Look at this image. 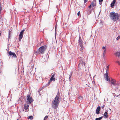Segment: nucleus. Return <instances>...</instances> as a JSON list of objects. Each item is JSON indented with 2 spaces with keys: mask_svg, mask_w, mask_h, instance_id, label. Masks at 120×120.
<instances>
[{
  "mask_svg": "<svg viewBox=\"0 0 120 120\" xmlns=\"http://www.w3.org/2000/svg\"><path fill=\"white\" fill-rule=\"evenodd\" d=\"M101 107V108H102V109H103V108H104V106H102V107Z\"/></svg>",
  "mask_w": 120,
  "mask_h": 120,
  "instance_id": "nucleus-37",
  "label": "nucleus"
},
{
  "mask_svg": "<svg viewBox=\"0 0 120 120\" xmlns=\"http://www.w3.org/2000/svg\"><path fill=\"white\" fill-rule=\"evenodd\" d=\"M109 66H108L107 68V69H106V71H108V70L109 69Z\"/></svg>",
  "mask_w": 120,
  "mask_h": 120,
  "instance_id": "nucleus-32",
  "label": "nucleus"
},
{
  "mask_svg": "<svg viewBox=\"0 0 120 120\" xmlns=\"http://www.w3.org/2000/svg\"><path fill=\"white\" fill-rule=\"evenodd\" d=\"M116 2V0H113L111 4V6L112 8H113L114 6V4Z\"/></svg>",
  "mask_w": 120,
  "mask_h": 120,
  "instance_id": "nucleus-12",
  "label": "nucleus"
},
{
  "mask_svg": "<svg viewBox=\"0 0 120 120\" xmlns=\"http://www.w3.org/2000/svg\"><path fill=\"white\" fill-rule=\"evenodd\" d=\"M115 54L116 56L118 57L120 56V52H116L115 53Z\"/></svg>",
  "mask_w": 120,
  "mask_h": 120,
  "instance_id": "nucleus-16",
  "label": "nucleus"
},
{
  "mask_svg": "<svg viewBox=\"0 0 120 120\" xmlns=\"http://www.w3.org/2000/svg\"><path fill=\"white\" fill-rule=\"evenodd\" d=\"M51 81H50V80H49V82H48V85H49L50 83H51Z\"/></svg>",
  "mask_w": 120,
  "mask_h": 120,
  "instance_id": "nucleus-31",
  "label": "nucleus"
},
{
  "mask_svg": "<svg viewBox=\"0 0 120 120\" xmlns=\"http://www.w3.org/2000/svg\"><path fill=\"white\" fill-rule=\"evenodd\" d=\"M109 17L114 22H115L119 20L120 15L117 13L112 12L110 13Z\"/></svg>",
  "mask_w": 120,
  "mask_h": 120,
  "instance_id": "nucleus-2",
  "label": "nucleus"
},
{
  "mask_svg": "<svg viewBox=\"0 0 120 120\" xmlns=\"http://www.w3.org/2000/svg\"><path fill=\"white\" fill-rule=\"evenodd\" d=\"M55 29H56V26H55Z\"/></svg>",
  "mask_w": 120,
  "mask_h": 120,
  "instance_id": "nucleus-38",
  "label": "nucleus"
},
{
  "mask_svg": "<svg viewBox=\"0 0 120 120\" xmlns=\"http://www.w3.org/2000/svg\"><path fill=\"white\" fill-rule=\"evenodd\" d=\"M28 118L30 119L31 120L33 119V117L32 116H30L28 117Z\"/></svg>",
  "mask_w": 120,
  "mask_h": 120,
  "instance_id": "nucleus-19",
  "label": "nucleus"
},
{
  "mask_svg": "<svg viewBox=\"0 0 120 120\" xmlns=\"http://www.w3.org/2000/svg\"><path fill=\"white\" fill-rule=\"evenodd\" d=\"M120 38V36H118V37L116 38V39L117 40H118Z\"/></svg>",
  "mask_w": 120,
  "mask_h": 120,
  "instance_id": "nucleus-27",
  "label": "nucleus"
},
{
  "mask_svg": "<svg viewBox=\"0 0 120 120\" xmlns=\"http://www.w3.org/2000/svg\"><path fill=\"white\" fill-rule=\"evenodd\" d=\"M29 106L28 105H24V108L25 110H27L28 109V107Z\"/></svg>",
  "mask_w": 120,
  "mask_h": 120,
  "instance_id": "nucleus-14",
  "label": "nucleus"
},
{
  "mask_svg": "<svg viewBox=\"0 0 120 120\" xmlns=\"http://www.w3.org/2000/svg\"><path fill=\"white\" fill-rule=\"evenodd\" d=\"M8 53L9 55L10 56H11L12 57H17L16 55L14 52H12L11 51H10Z\"/></svg>",
  "mask_w": 120,
  "mask_h": 120,
  "instance_id": "nucleus-7",
  "label": "nucleus"
},
{
  "mask_svg": "<svg viewBox=\"0 0 120 120\" xmlns=\"http://www.w3.org/2000/svg\"><path fill=\"white\" fill-rule=\"evenodd\" d=\"M116 63H117L119 65H120V63L119 61H116Z\"/></svg>",
  "mask_w": 120,
  "mask_h": 120,
  "instance_id": "nucleus-26",
  "label": "nucleus"
},
{
  "mask_svg": "<svg viewBox=\"0 0 120 120\" xmlns=\"http://www.w3.org/2000/svg\"><path fill=\"white\" fill-rule=\"evenodd\" d=\"M48 118V116H46L45 117H44V120H46Z\"/></svg>",
  "mask_w": 120,
  "mask_h": 120,
  "instance_id": "nucleus-23",
  "label": "nucleus"
},
{
  "mask_svg": "<svg viewBox=\"0 0 120 120\" xmlns=\"http://www.w3.org/2000/svg\"><path fill=\"white\" fill-rule=\"evenodd\" d=\"M88 15H89L91 13V11L90 10H88Z\"/></svg>",
  "mask_w": 120,
  "mask_h": 120,
  "instance_id": "nucleus-24",
  "label": "nucleus"
},
{
  "mask_svg": "<svg viewBox=\"0 0 120 120\" xmlns=\"http://www.w3.org/2000/svg\"><path fill=\"white\" fill-rule=\"evenodd\" d=\"M72 75L71 74H70L69 75V76H70V77L69 78V79H70V78L71 77V76H72Z\"/></svg>",
  "mask_w": 120,
  "mask_h": 120,
  "instance_id": "nucleus-34",
  "label": "nucleus"
},
{
  "mask_svg": "<svg viewBox=\"0 0 120 120\" xmlns=\"http://www.w3.org/2000/svg\"><path fill=\"white\" fill-rule=\"evenodd\" d=\"M78 98L79 100H82L83 99V97L82 96H80Z\"/></svg>",
  "mask_w": 120,
  "mask_h": 120,
  "instance_id": "nucleus-22",
  "label": "nucleus"
},
{
  "mask_svg": "<svg viewBox=\"0 0 120 120\" xmlns=\"http://www.w3.org/2000/svg\"><path fill=\"white\" fill-rule=\"evenodd\" d=\"M86 60H87V59L88 58H87V57H86Z\"/></svg>",
  "mask_w": 120,
  "mask_h": 120,
  "instance_id": "nucleus-36",
  "label": "nucleus"
},
{
  "mask_svg": "<svg viewBox=\"0 0 120 120\" xmlns=\"http://www.w3.org/2000/svg\"><path fill=\"white\" fill-rule=\"evenodd\" d=\"M60 96V93H57L55 98L52 102V107L54 109H55L57 108L58 105L59 103Z\"/></svg>",
  "mask_w": 120,
  "mask_h": 120,
  "instance_id": "nucleus-1",
  "label": "nucleus"
},
{
  "mask_svg": "<svg viewBox=\"0 0 120 120\" xmlns=\"http://www.w3.org/2000/svg\"><path fill=\"white\" fill-rule=\"evenodd\" d=\"M100 108V106H98L97 107L96 111V113L97 114H99Z\"/></svg>",
  "mask_w": 120,
  "mask_h": 120,
  "instance_id": "nucleus-10",
  "label": "nucleus"
},
{
  "mask_svg": "<svg viewBox=\"0 0 120 120\" xmlns=\"http://www.w3.org/2000/svg\"><path fill=\"white\" fill-rule=\"evenodd\" d=\"M46 49L47 46L46 45H44L42 46L39 48L38 50V51L41 54H43Z\"/></svg>",
  "mask_w": 120,
  "mask_h": 120,
  "instance_id": "nucleus-3",
  "label": "nucleus"
},
{
  "mask_svg": "<svg viewBox=\"0 0 120 120\" xmlns=\"http://www.w3.org/2000/svg\"><path fill=\"white\" fill-rule=\"evenodd\" d=\"M102 118V117H101L99 118H96L95 120H101Z\"/></svg>",
  "mask_w": 120,
  "mask_h": 120,
  "instance_id": "nucleus-20",
  "label": "nucleus"
},
{
  "mask_svg": "<svg viewBox=\"0 0 120 120\" xmlns=\"http://www.w3.org/2000/svg\"><path fill=\"white\" fill-rule=\"evenodd\" d=\"M78 43L80 47L81 48L80 49V51L82 52L83 50L82 48L83 47L82 41L80 37H79V38Z\"/></svg>",
  "mask_w": 120,
  "mask_h": 120,
  "instance_id": "nucleus-5",
  "label": "nucleus"
},
{
  "mask_svg": "<svg viewBox=\"0 0 120 120\" xmlns=\"http://www.w3.org/2000/svg\"><path fill=\"white\" fill-rule=\"evenodd\" d=\"M11 31L10 30H9V37L10 36L11 34Z\"/></svg>",
  "mask_w": 120,
  "mask_h": 120,
  "instance_id": "nucleus-21",
  "label": "nucleus"
},
{
  "mask_svg": "<svg viewBox=\"0 0 120 120\" xmlns=\"http://www.w3.org/2000/svg\"><path fill=\"white\" fill-rule=\"evenodd\" d=\"M102 49H103L104 50L105 49H106V48L104 46H103L102 47Z\"/></svg>",
  "mask_w": 120,
  "mask_h": 120,
  "instance_id": "nucleus-29",
  "label": "nucleus"
},
{
  "mask_svg": "<svg viewBox=\"0 0 120 120\" xmlns=\"http://www.w3.org/2000/svg\"><path fill=\"white\" fill-rule=\"evenodd\" d=\"M104 116L106 118L108 117V113L107 112H105L104 114Z\"/></svg>",
  "mask_w": 120,
  "mask_h": 120,
  "instance_id": "nucleus-15",
  "label": "nucleus"
},
{
  "mask_svg": "<svg viewBox=\"0 0 120 120\" xmlns=\"http://www.w3.org/2000/svg\"><path fill=\"white\" fill-rule=\"evenodd\" d=\"M91 6V5L90 4V5L89 6V8L90 9L92 7Z\"/></svg>",
  "mask_w": 120,
  "mask_h": 120,
  "instance_id": "nucleus-30",
  "label": "nucleus"
},
{
  "mask_svg": "<svg viewBox=\"0 0 120 120\" xmlns=\"http://www.w3.org/2000/svg\"><path fill=\"white\" fill-rule=\"evenodd\" d=\"M83 64L84 66H85V63L82 60L80 61V63L79 64V67H81L83 66Z\"/></svg>",
  "mask_w": 120,
  "mask_h": 120,
  "instance_id": "nucleus-9",
  "label": "nucleus"
},
{
  "mask_svg": "<svg viewBox=\"0 0 120 120\" xmlns=\"http://www.w3.org/2000/svg\"><path fill=\"white\" fill-rule=\"evenodd\" d=\"M26 103L27 104H30L33 102L32 98L29 95H27L26 96Z\"/></svg>",
  "mask_w": 120,
  "mask_h": 120,
  "instance_id": "nucleus-4",
  "label": "nucleus"
},
{
  "mask_svg": "<svg viewBox=\"0 0 120 120\" xmlns=\"http://www.w3.org/2000/svg\"><path fill=\"white\" fill-rule=\"evenodd\" d=\"M84 0V4H85L88 1V0Z\"/></svg>",
  "mask_w": 120,
  "mask_h": 120,
  "instance_id": "nucleus-25",
  "label": "nucleus"
},
{
  "mask_svg": "<svg viewBox=\"0 0 120 120\" xmlns=\"http://www.w3.org/2000/svg\"><path fill=\"white\" fill-rule=\"evenodd\" d=\"M116 96V97H117L118 96Z\"/></svg>",
  "mask_w": 120,
  "mask_h": 120,
  "instance_id": "nucleus-39",
  "label": "nucleus"
},
{
  "mask_svg": "<svg viewBox=\"0 0 120 120\" xmlns=\"http://www.w3.org/2000/svg\"><path fill=\"white\" fill-rule=\"evenodd\" d=\"M90 4L93 7H95L96 5V0H93Z\"/></svg>",
  "mask_w": 120,
  "mask_h": 120,
  "instance_id": "nucleus-8",
  "label": "nucleus"
},
{
  "mask_svg": "<svg viewBox=\"0 0 120 120\" xmlns=\"http://www.w3.org/2000/svg\"><path fill=\"white\" fill-rule=\"evenodd\" d=\"M80 11H79L78 12V13H77V15L78 16H79L80 14Z\"/></svg>",
  "mask_w": 120,
  "mask_h": 120,
  "instance_id": "nucleus-28",
  "label": "nucleus"
},
{
  "mask_svg": "<svg viewBox=\"0 0 120 120\" xmlns=\"http://www.w3.org/2000/svg\"><path fill=\"white\" fill-rule=\"evenodd\" d=\"M55 75V74H54L53 75L51 78L49 80H50V81H55V80L56 79L55 78H54Z\"/></svg>",
  "mask_w": 120,
  "mask_h": 120,
  "instance_id": "nucleus-11",
  "label": "nucleus"
},
{
  "mask_svg": "<svg viewBox=\"0 0 120 120\" xmlns=\"http://www.w3.org/2000/svg\"><path fill=\"white\" fill-rule=\"evenodd\" d=\"M99 1L100 3L101 2L102 3V2L103 1V0H99Z\"/></svg>",
  "mask_w": 120,
  "mask_h": 120,
  "instance_id": "nucleus-33",
  "label": "nucleus"
},
{
  "mask_svg": "<svg viewBox=\"0 0 120 120\" xmlns=\"http://www.w3.org/2000/svg\"><path fill=\"white\" fill-rule=\"evenodd\" d=\"M17 120H19V119H18Z\"/></svg>",
  "mask_w": 120,
  "mask_h": 120,
  "instance_id": "nucleus-40",
  "label": "nucleus"
},
{
  "mask_svg": "<svg viewBox=\"0 0 120 120\" xmlns=\"http://www.w3.org/2000/svg\"><path fill=\"white\" fill-rule=\"evenodd\" d=\"M107 80V81H110V79L109 78H108V80Z\"/></svg>",
  "mask_w": 120,
  "mask_h": 120,
  "instance_id": "nucleus-35",
  "label": "nucleus"
},
{
  "mask_svg": "<svg viewBox=\"0 0 120 120\" xmlns=\"http://www.w3.org/2000/svg\"><path fill=\"white\" fill-rule=\"evenodd\" d=\"M105 75L106 76V80H108V78H109V76L108 75V73H107V71L106 72V73L105 74Z\"/></svg>",
  "mask_w": 120,
  "mask_h": 120,
  "instance_id": "nucleus-18",
  "label": "nucleus"
},
{
  "mask_svg": "<svg viewBox=\"0 0 120 120\" xmlns=\"http://www.w3.org/2000/svg\"><path fill=\"white\" fill-rule=\"evenodd\" d=\"M106 49H105L104 50L103 52V57L104 58L106 54Z\"/></svg>",
  "mask_w": 120,
  "mask_h": 120,
  "instance_id": "nucleus-17",
  "label": "nucleus"
},
{
  "mask_svg": "<svg viewBox=\"0 0 120 120\" xmlns=\"http://www.w3.org/2000/svg\"><path fill=\"white\" fill-rule=\"evenodd\" d=\"M110 81L111 83L113 85H115L116 84V80L115 79H111Z\"/></svg>",
  "mask_w": 120,
  "mask_h": 120,
  "instance_id": "nucleus-13",
  "label": "nucleus"
},
{
  "mask_svg": "<svg viewBox=\"0 0 120 120\" xmlns=\"http://www.w3.org/2000/svg\"><path fill=\"white\" fill-rule=\"evenodd\" d=\"M24 30H22L20 33L19 35V38L20 40L22 39L23 37V33L24 32Z\"/></svg>",
  "mask_w": 120,
  "mask_h": 120,
  "instance_id": "nucleus-6",
  "label": "nucleus"
}]
</instances>
